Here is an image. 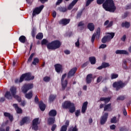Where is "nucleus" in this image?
Here are the masks:
<instances>
[{
    "mask_svg": "<svg viewBox=\"0 0 131 131\" xmlns=\"http://www.w3.org/2000/svg\"><path fill=\"white\" fill-rule=\"evenodd\" d=\"M102 6L105 11L111 13H114L116 10V6H115L113 0H106L103 4Z\"/></svg>",
    "mask_w": 131,
    "mask_h": 131,
    "instance_id": "obj_1",
    "label": "nucleus"
},
{
    "mask_svg": "<svg viewBox=\"0 0 131 131\" xmlns=\"http://www.w3.org/2000/svg\"><path fill=\"white\" fill-rule=\"evenodd\" d=\"M61 47V42L59 40H54L47 45L49 50H57Z\"/></svg>",
    "mask_w": 131,
    "mask_h": 131,
    "instance_id": "obj_2",
    "label": "nucleus"
},
{
    "mask_svg": "<svg viewBox=\"0 0 131 131\" xmlns=\"http://www.w3.org/2000/svg\"><path fill=\"white\" fill-rule=\"evenodd\" d=\"M63 106V108H66V109H69L70 113H74V112H75V106L70 101L64 102Z\"/></svg>",
    "mask_w": 131,
    "mask_h": 131,
    "instance_id": "obj_3",
    "label": "nucleus"
},
{
    "mask_svg": "<svg viewBox=\"0 0 131 131\" xmlns=\"http://www.w3.org/2000/svg\"><path fill=\"white\" fill-rule=\"evenodd\" d=\"M107 34L108 35H107L102 38L101 40L102 43H106L107 41H110V40H111L115 35V33H108Z\"/></svg>",
    "mask_w": 131,
    "mask_h": 131,
    "instance_id": "obj_4",
    "label": "nucleus"
},
{
    "mask_svg": "<svg viewBox=\"0 0 131 131\" xmlns=\"http://www.w3.org/2000/svg\"><path fill=\"white\" fill-rule=\"evenodd\" d=\"M10 91L12 95V97L16 99L18 102H21V97L16 95V94H17V88L15 86H12L10 88Z\"/></svg>",
    "mask_w": 131,
    "mask_h": 131,
    "instance_id": "obj_5",
    "label": "nucleus"
},
{
    "mask_svg": "<svg viewBox=\"0 0 131 131\" xmlns=\"http://www.w3.org/2000/svg\"><path fill=\"white\" fill-rule=\"evenodd\" d=\"M125 86V84L121 81L115 82L113 84V86L116 89V91H119L120 89H122V88H124Z\"/></svg>",
    "mask_w": 131,
    "mask_h": 131,
    "instance_id": "obj_6",
    "label": "nucleus"
},
{
    "mask_svg": "<svg viewBox=\"0 0 131 131\" xmlns=\"http://www.w3.org/2000/svg\"><path fill=\"white\" fill-rule=\"evenodd\" d=\"M24 78H25L26 80H32V79H34V76H32L31 73H28L24 74L20 76V81H23Z\"/></svg>",
    "mask_w": 131,
    "mask_h": 131,
    "instance_id": "obj_7",
    "label": "nucleus"
},
{
    "mask_svg": "<svg viewBox=\"0 0 131 131\" xmlns=\"http://www.w3.org/2000/svg\"><path fill=\"white\" fill-rule=\"evenodd\" d=\"M33 88V84L32 83H28V84H25L22 88L21 91L23 93H24V94H26L29 90H31V89Z\"/></svg>",
    "mask_w": 131,
    "mask_h": 131,
    "instance_id": "obj_8",
    "label": "nucleus"
},
{
    "mask_svg": "<svg viewBox=\"0 0 131 131\" xmlns=\"http://www.w3.org/2000/svg\"><path fill=\"white\" fill-rule=\"evenodd\" d=\"M67 76V74H64L62 77L61 79V85L62 88V90L64 91L65 89H66V86H67V84H68V81L67 80L65 79V78Z\"/></svg>",
    "mask_w": 131,
    "mask_h": 131,
    "instance_id": "obj_9",
    "label": "nucleus"
},
{
    "mask_svg": "<svg viewBox=\"0 0 131 131\" xmlns=\"http://www.w3.org/2000/svg\"><path fill=\"white\" fill-rule=\"evenodd\" d=\"M100 33H101V28H98L96 31V33H94L91 38V41L93 43H94L96 37V38L99 39V37H100Z\"/></svg>",
    "mask_w": 131,
    "mask_h": 131,
    "instance_id": "obj_10",
    "label": "nucleus"
},
{
    "mask_svg": "<svg viewBox=\"0 0 131 131\" xmlns=\"http://www.w3.org/2000/svg\"><path fill=\"white\" fill-rule=\"evenodd\" d=\"M43 7H44L43 5H41L39 7H37L35 8V10H33V13H32L33 17H34L35 15H38V14H39V13H40L42 10V9H43Z\"/></svg>",
    "mask_w": 131,
    "mask_h": 131,
    "instance_id": "obj_11",
    "label": "nucleus"
},
{
    "mask_svg": "<svg viewBox=\"0 0 131 131\" xmlns=\"http://www.w3.org/2000/svg\"><path fill=\"white\" fill-rule=\"evenodd\" d=\"M38 118L34 119L33 120L32 129L34 130H37V129H38Z\"/></svg>",
    "mask_w": 131,
    "mask_h": 131,
    "instance_id": "obj_12",
    "label": "nucleus"
},
{
    "mask_svg": "<svg viewBox=\"0 0 131 131\" xmlns=\"http://www.w3.org/2000/svg\"><path fill=\"white\" fill-rule=\"evenodd\" d=\"M108 113H106L103 114L102 116L101 117L100 119V123L101 124H105L106 123V121H107V119L108 118Z\"/></svg>",
    "mask_w": 131,
    "mask_h": 131,
    "instance_id": "obj_13",
    "label": "nucleus"
},
{
    "mask_svg": "<svg viewBox=\"0 0 131 131\" xmlns=\"http://www.w3.org/2000/svg\"><path fill=\"white\" fill-rule=\"evenodd\" d=\"M77 71V68H74L72 69H71L68 74V78H69V77H71V76H73L74 74H75V72H76Z\"/></svg>",
    "mask_w": 131,
    "mask_h": 131,
    "instance_id": "obj_14",
    "label": "nucleus"
},
{
    "mask_svg": "<svg viewBox=\"0 0 131 131\" xmlns=\"http://www.w3.org/2000/svg\"><path fill=\"white\" fill-rule=\"evenodd\" d=\"M13 107H14V108L15 109L16 113L18 114H21V113H22V112H23L22 109H21V108L19 107L17 104H16V103L13 104Z\"/></svg>",
    "mask_w": 131,
    "mask_h": 131,
    "instance_id": "obj_15",
    "label": "nucleus"
},
{
    "mask_svg": "<svg viewBox=\"0 0 131 131\" xmlns=\"http://www.w3.org/2000/svg\"><path fill=\"white\" fill-rule=\"evenodd\" d=\"M70 22V19L63 18L60 20L59 22V24L62 25H67Z\"/></svg>",
    "mask_w": 131,
    "mask_h": 131,
    "instance_id": "obj_16",
    "label": "nucleus"
},
{
    "mask_svg": "<svg viewBox=\"0 0 131 131\" xmlns=\"http://www.w3.org/2000/svg\"><path fill=\"white\" fill-rule=\"evenodd\" d=\"M116 54L119 55H129V53L126 50H118L116 51Z\"/></svg>",
    "mask_w": 131,
    "mask_h": 131,
    "instance_id": "obj_17",
    "label": "nucleus"
},
{
    "mask_svg": "<svg viewBox=\"0 0 131 131\" xmlns=\"http://www.w3.org/2000/svg\"><path fill=\"white\" fill-rule=\"evenodd\" d=\"M55 68L56 72L58 73H60V72H62V66L60 64H57L55 65Z\"/></svg>",
    "mask_w": 131,
    "mask_h": 131,
    "instance_id": "obj_18",
    "label": "nucleus"
},
{
    "mask_svg": "<svg viewBox=\"0 0 131 131\" xmlns=\"http://www.w3.org/2000/svg\"><path fill=\"white\" fill-rule=\"evenodd\" d=\"M88 101H86L83 103L82 109H81V112L83 114L85 113V111H86V108H88Z\"/></svg>",
    "mask_w": 131,
    "mask_h": 131,
    "instance_id": "obj_19",
    "label": "nucleus"
},
{
    "mask_svg": "<svg viewBox=\"0 0 131 131\" xmlns=\"http://www.w3.org/2000/svg\"><path fill=\"white\" fill-rule=\"evenodd\" d=\"M55 119L56 118L54 117H49L48 120V124L49 125H52V124H54V123H55Z\"/></svg>",
    "mask_w": 131,
    "mask_h": 131,
    "instance_id": "obj_20",
    "label": "nucleus"
},
{
    "mask_svg": "<svg viewBox=\"0 0 131 131\" xmlns=\"http://www.w3.org/2000/svg\"><path fill=\"white\" fill-rule=\"evenodd\" d=\"M112 25H113V21H110L109 20H107L104 23V26H106V28H110V27H111Z\"/></svg>",
    "mask_w": 131,
    "mask_h": 131,
    "instance_id": "obj_21",
    "label": "nucleus"
},
{
    "mask_svg": "<svg viewBox=\"0 0 131 131\" xmlns=\"http://www.w3.org/2000/svg\"><path fill=\"white\" fill-rule=\"evenodd\" d=\"M78 2V0H73L72 1V2L71 3V4H70L68 7V10H72L73 8V7H74V6H75V5L76 4V3H77Z\"/></svg>",
    "mask_w": 131,
    "mask_h": 131,
    "instance_id": "obj_22",
    "label": "nucleus"
},
{
    "mask_svg": "<svg viewBox=\"0 0 131 131\" xmlns=\"http://www.w3.org/2000/svg\"><path fill=\"white\" fill-rule=\"evenodd\" d=\"M30 119L28 117H25L23 118L20 121V125H24V124H25V123H27L28 121H29Z\"/></svg>",
    "mask_w": 131,
    "mask_h": 131,
    "instance_id": "obj_23",
    "label": "nucleus"
},
{
    "mask_svg": "<svg viewBox=\"0 0 131 131\" xmlns=\"http://www.w3.org/2000/svg\"><path fill=\"white\" fill-rule=\"evenodd\" d=\"M5 97L7 99H8V100H12V99H13V96H12V94H11V92L9 91L6 92Z\"/></svg>",
    "mask_w": 131,
    "mask_h": 131,
    "instance_id": "obj_24",
    "label": "nucleus"
},
{
    "mask_svg": "<svg viewBox=\"0 0 131 131\" xmlns=\"http://www.w3.org/2000/svg\"><path fill=\"white\" fill-rule=\"evenodd\" d=\"M49 115L51 116V117H55L57 115V111L55 110H52L49 112Z\"/></svg>",
    "mask_w": 131,
    "mask_h": 131,
    "instance_id": "obj_25",
    "label": "nucleus"
},
{
    "mask_svg": "<svg viewBox=\"0 0 131 131\" xmlns=\"http://www.w3.org/2000/svg\"><path fill=\"white\" fill-rule=\"evenodd\" d=\"M92 79H93V74H90L88 75L86 77L87 83H91L92 82Z\"/></svg>",
    "mask_w": 131,
    "mask_h": 131,
    "instance_id": "obj_26",
    "label": "nucleus"
},
{
    "mask_svg": "<svg viewBox=\"0 0 131 131\" xmlns=\"http://www.w3.org/2000/svg\"><path fill=\"white\" fill-rule=\"evenodd\" d=\"M39 107L41 111H45L46 110V104H43L42 101L39 102Z\"/></svg>",
    "mask_w": 131,
    "mask_h": 131,
    "instance_id": "obj_27",
    "label": "nucleus"
},
{
    "mask_svg": "<svg viewBox=\"0 0 131 131\" xmlns=\"http://www.w3.org/2000/svg\"><path fill=\"white\" fill-rule=\"evenodd\" d=\"M88 28L90 31H94L95 30V25L93 23H89L88 25Z\"/></svg>",
    "mask_w": 131,
    "mask_h": 131,
    "instance_id": "obj_28",
    "label": "nucleus"
},
{
    "mask_svg": "<svg viewBox=\"0 0 131 131\" xmlns=\"http://www.w3.org/2000/svg\"><path fill=\"white\" fill-rule=\"evenodd\" d=\"M58 11H59V12H61V13H65V12H67L68 11V9L66 7H59L57 9Z\"/></svg>",
    "mask_w": 131,
    "mask_h": 131,
    "instance_id": "obj_29",
    "label": "nucleus"
},
{
    "mask_svg": "<svg viewBox=\"0 0 131 131\" xmlns=\"http://www.w3.org/2000/svg\"><path fill=\"white\" fill-rule=\"evenodd\" d=\"M121 26L122 27H125V28H129L130 24L127 21H125L122 23Z\"/></svg>",
    "mask_w": 131,
    "mask_h": 131,
    "instance_id": "obj_30",
    "label": "nucleus"
},
{
    "mask_svg": "<svg viewBox=\"0 0 131 131\" xmlns=\"http://www.w3.org/2000/svg\"><path fill=\"white\" fill-rule=\"evenodd\" d=\"M19 40L22 43H25V42H26V40H27L26 37L22 35L20 37H19Z\"/></svg>",
    "mask_w": 131,
    "mask_h": 131,
    "instance_id": "obj_31",
    "label": "nucleus"
},
{
    "mask_svg": "<svg viewBox=\"0 0 131 131\" xmlns=\"http://www.w3.org/2000/svg\"><path fill=\"white\" fill-rule=\"evenodd\" d=\"M4 116H5L6 117H8L10 121H13V116H12L10 113H4Z\"/></svg>",
    "mask_w": 131,
    "mask_h": 131,
    "instance_id": "obj_32",
    "label": "nucleus"
},
{
    "mask_svg": "<svg viewBox=\"0 0 131 131\" xmlns=\"http://www.w3.org/2000/svg\"><path fill=\"white\" fill-rule=\"evenodd\" d=\"M100 100L104 101L105 104H107V103H109L110 101V98L101 97Z\"/></svg>",
    "mask_w": 131,
    "mask_h": 131,
    "instance_id": "obj_33",
    "label": "nucleus"
},
{
    "mask_svg": "<svg viewBox=\"0 0 131 131\" xmlns=\"http://www.w3.org/2000/svg\"><path fill=\"white\" fill-rule=\"evenodd\" d=\"M89 60L90 61L91 64H96V57H90L89 58Z\"/></svg>",
    "mask_w": 131,
    "mask_h": 131,
    "instance_id": "obj_34",
    "label": "nucleus"
},
{
    "mask_svg": "<svg viewBox=\"0 0 131 131\" xmlns=\"http://www.w3.org/2000/svg\"><path fill=\"white\" fill-rule=\"evenodd\" d=\"M27 99H31L32 98V91H30L29 93L25 94Z\"/></svg>",
    "mask_w": 131,
    "mask_h": 131,
    "instance_id": "obj_35",
    "label": "nucleus"
},
{
    "mask_svg": "<svg viewBox=\"0 0 131 131\" xmlns=\"http://www.w3.org/2000/svg\"><path fill=\"white\" fill-rule=\"evenodd\" d=\"M43 37V35H42V33H39L37 34V35L36 36V38L37 39H42V38Z\"/></svg>",
    "mask_w": 131,
    "mask_h": 131,
    "instance_id": "obj_36",
    "label": "nucleus"
},
{
    "mask_svg": "<svg viewBox=\"0 0 131 131\" xmlns=\"http://www.w3.org/2000/svg\"><path fill=\"white\" fill-rule=\"evenodd\" d=\"M111 109V104H108L104 106V111H109Z\"/></svg>",
    "mask_w": 131,
    "mask_h": 131,
    "instance_id": "obj_37",
    "label": "nucleus"
},
{
    "mask_svg": "<svg viewBox=\"0 0 131 131\" xmlns=\"http://www.w3.org/2000/svg\"><path fill=\"white\" fill-rule=\"evenodd\" d=\"M35 54L34 53H32L31 55L30 56L28 60V63H30L31 61H32V59H33V57H34V55Z\"/></svg>",
    "mask_w": 131,
    "mask_h": 131,
    "instance_id": "obj_38",
    "label": "nucleus"
},
{
    "mask_svg": "<svg viewBox=\"0 0 131 131\" xmlns=\"http://www.w3.org/2000/svg\"><path fill=\"white\" fill-rule=\"evenodd\" d=\"M38 62H39V59H38L37 58H34L32 64H33V65H36Z\"/></svg>",
    "mask_w": 131,
    "mask_h": 131,
    "instance_id": "obj_39",
    "label": "nucleus"
},
{
    "mask_svg": "<svg viewBox=\"0 0 131 131\" xmlns=\"http://www.w3.org/2000/svg\"><path fill=\"white\" fill-rule=\"evenodd\" d=\"M55 99H56V96L55 95H51L49 97L50 102H53Z\"/></svg>",
    "mask_w": 131,
    "mask_h": 131,
    "instance_id": "obj_40",
    "label": "nucleus"
},
{
    "mask_svg": "<svg viewBox=\"0 0 131 131\" xmlns=\"http://www.w3.org/2000/svg\"><path fill=\"white\" fill-rule=\"evenodd\" d=\"M111 79H115L118 77V75L117 74L113 73L111 75Z\"/></svg>",
    "mask_w": 131,
    "mask_h": 131,
    "instance_id": "obj_41",
    "label": "nucleus"
},
{
    "mask_svg": "<svg viewBox=\"0 0 131 131\" xmlns=\"http://www.w3.org/2000/svg\"><path fill=\"white\" fill-rule=\"evenodd\" d=\"M102 65L103 68H107V67H109V66H110V64H109V63H107V62H103L102 63Z\"/></svg>",
    "mask_w": 131,
    "mask_h": 131,
    "instance_id": "obj_42",
    "label": "nucleus"
},
{
    "mask_svg": "<svg viewBox=\"0 0 131 131\" xmlns=\"http://www.w3.org/2000/svg\"><path fill=\"white\" fill-rule=\"evenodd\" d=\"M124 99H125V96H119L117 98V100H120V101H123V100H124Z\"/></svg>",
    "mask_w": 131,
    "mask_h": 131,
    "instance_id": "obj_43",
    "label": "nucleus"
},
{
    "mask_svg": "<svg viewBox=\"0 0 131 131\" xmlns=\"http://www.w3.org/2000/svg\"><path fill=\"white\" fill-rule=\"evenodd\" d=\"M126 64H127V62H126V61H123V63L122 64V67L124 69H127V66L126 65Z\"/></svg>",
    "mask_w": 131,
    "mask_h": 131,
    "instance_id": "obj_44",
    "label": "nucleus"
},
{
    "mask_svg": "<svg viewBox=\"0 0 131 131\" xmlns=\"http://www.w3.org/2000/svg\"><path fill=\"white\" fill-rule=\"evenodd\" d=\"M78 129L76 127V126L75 127H71L69 128V131H78Z\"/></svg>",
    "mask_w": 131,
    "mask_h": 131,
    "instance_id": "obj_45",
    "label": "nucleus"
},
{
    "mask_svg": "<svg viewBox=\"0 0 131 131\" xmlns=\"http://www.w3.org/2000/svg\"><path fill=\"white\" fill-rule=\"evenodd\" d=\"M95 0H88L86 2V7H89V6H90V5H91V4Z\"/></svg>",
    "mask_w": 131,
    "mask_h": 131,
    "instance_id": "obj_46",
    "label": "nucleus"
},
{
    "mask_svg": "<svg viewBox=\"0 0 131 131\" xmlns=\"http://www.w3.org/2000/svg\"><path fill=\"white\" fill-rule=\"evenodd\" d=\"M112 123H116L117 120H116V117H114L111 120Z\"/></svg>",
    "mask_w": 131,
    "mask_h": 131,
    "instance_id": "obj_47",
    "label": "nucleus"
},
{
    "mask_svg": "<svg viewBox=\"0 0 131 131\" xmlns=\"http://www.w3.org/2000/svg\"><path fill=\"white\" fill-rule=\"evenodd\" d=\"M67 126L63 125L62 126L60 131H67Z\"/></svg>",
    "mask_w": 131,
    "mask_h": 131,
    "instance_id": "obj_48",
    "label": "nucleus"
},
{
    "mask_svg": "<svg viewBox=\"0 0 131 131\" xmlns=\"http://www.w3.org/2000/svg\"><path fill=\"white\" fill-rule=\"evenodd\" d=\"M43 80H44V81H46V82H49V81H50V80H51V78H50L49 77L46 76V77H44Z\"/></svg>",
    "mask_w": 131,
    "mask_h": 131,
    "instance_id": "obj_49",
    "label": "nucleus"
},
{
    "mask_svg": "<svg viewBox=\"0 0 131 131\" xmlns=\"http://www.w3.org/2000/svg\"><path fill=\"white\" fill-rule=\"evenodd\" d=\"M102 79H103L102 76H99L98 78H97V83L101 82V81H102Z\"/></svg>",
    "mask_w": 131,
    "mask_h": 131,
    "instance_id": "obj_50",
    "label": "nucleus"
},
{
    "mask_svg": "<svg viewBox=\"0 0 131 131\" xmlns=\"http://www.w3.org/2000/svg\"><path fill=\"white\" fill-rule=\"evenodd\" d=\"M35 34H36V30L35 29H33L32 31V37H35Z\"/></svg>",
    "mask_w": 131,
    "mask_h": 131,
    "instance_id": "obj_51",
    "label": "nucleus"
},
{
    "mask_svg": "<svg viewBox=\"0 0 131 131\" xmlns=\"http://www.w3.org/2000/svg\"><path fill=\"white\" fill-rule=\"evenodd\" d=\"M48 41L47 39H43L41 41V45H47V43H48Z\"/></svg>",
    "mask_w": 131,
    "mask_h": 131,
    "instance_id": "obj_52",
    "label": "nucleus"
},
{
    "mask_svg": "<svg viewBox=\"0 0 131 131\" xmlns=\"http://www.w3.org/2000/svg\"><path fill=\"white\" fill-rule=\"evenodd\" d=\"M105 2V0H97L98 5H102Z\"/></svg>",
    "mask_w": 131,
    "mask_h": 131,
    "instance_id": "obj_53",
    "label": "nucleus"
},
{
    "mask_svg": "<svg viewBox=\"0 0 131 131\" xmlns=\"http://www.w3.org/2000/svg\"><path fill=\"white\" fill-rule=\"evenodd\" d=\"M56 128H57V125H56V124H54L51 127V130L54 131Z\"/></svg>",
    "mask_w": 131,
    "mask_h": 131,
    "instance_id": "obj_54",
    "label": "nucleus"
},
{
    "mask_svg": "<svg viewBox=\"0 0 131 131\" xmlns=\"http://www.w3.org/2000/svg\"><path fill=\"white\" fill-rule=\"evenodd\" d=\"M23 81H21V77H20L19 79H16L15 80V83H18V82H22Z\"/></svg>",
    "mask_w": 131,
    "mask_h": 131,
    "instance_id": "obj_55",
    "label": "nucleus"
},
{
    "mask_svg": "<svg viewBox=\"0 0 131 131\" xmlns=\"http://www.w3.org/2000/svg\"><path fill=\"white\" fill-rule=\"evenodd\" d=\"M62 2H63V0H57V2L56 3V6H59Z\"/></svg>",
    "mask_w": 131,
    "mask_h": 131,
    "instance_id": "obj_56",
    "label": "nucleus"
},
{
    "mask_svg": "<svg viewBox=\"0 0 131 131\" xmlns=\"http://www.w3.org/2000/svg\"><path fill=\"white\" fill-rule=\"evenodd\" d=\"M106 47H107L106 45L102 44L99 47V49H105V48H106Z\"/></svg>",
    "mask_w": 131,
    "mask_h": 131,
    "instance_id": "obj_57",
    "label": "nucleus"
},
{
    "mask_svg": "<svg viewBox=\"0 0 131 131\" xmlns=\"http://www.w3.org/2000/svg\"><path fill=\"white\" fill-rule=\"evenodd\" d=\"M81 15H82V12H79L77 15V19L80 18V17H81Z\"/></svg>",
    "mask_w": 131,
    "mask_h": 131,
    "instance_id": "obj_58",
    "label": "nucleus"
},
{
    "mask_svg": "<svg viewBox=\"0 0 131 131\" xmlns=\"http://www.w3.org/2000/svg\"><path fill=\"white\" fill-rule=\"evenodd\" d=\"M79 114H80V111L79 110H77L76 112H75V115L77 117H78V116H79Z\"/></svg>",
    "mask_w": 131,
    "mask_h": 131,
    "instance_id": "obj_59",
    "label": "nucleus"
},
{
    "mask_svg": "<svg viewBox=\"0 0 131 131\" xmlns=\"http://www.w3.org/2000/svg\"><path fill=\"white\" fill-rule=\"evenodd\" d=\"M125 39H126V35H124L121 38V40H122V41H125Z\"/></svg>",
    "mask_w": 131,
    "mask_h": 131,
    "instance_id": "obj_60",
    "label": "nucleus"
},
{
    "mask_svg": "<svg viewBox=\"0 0 131 131\" xmlns=\"http://www.w3.org/2000/svg\"><path fill=\"white\" fill-rule=\"evenodd\" d=\"M88 64H89L88 62H85L82 65V68H84V67H86V66H88Z\"/></svg>",
    "mask_w": 131,
    "mask_h": 131,
    "instance_id": "obj_61",
    "label": "nucleus"
},
{
    "mask_svg": "<svg viewBox=\"0 0 131 131\" xmlns=\"http://www.w3.org/2000/svg\"><path fill=\"white\" fill-rule=\"evenodd\" d=\"M75 46L76 47H77V48L79 47V39H78L77 42L75 43Z\"/></svg>",
    "mask_w": 131,
    "mask_h": 131,
    "instance_id": "obj_62",
    "label": "nucleus"
},
{
    "mask_svg": "<svg viewBox=\"0 0 131 131\" xmlns=\"http://www.w3.org/2000/svg\"><path fill=\"white\" fill-rule=\"evenodd\" d=\"M35 102L36 103H38L39 102L38 97H37V96H36L35 97Z\"/></svg>",
    "mask_w": 131,
    "mask_h": 131,
    "instance_id": "obj_63",
    "label": "nucleus"
},
{
    "mask_svg": "<svg viewBox=\"0 0 131 131\" xmlns=\"http://www.w3.org/2000/svg\"><path fill=\"white\" fill-rule=\"evenodd\" d=\"M115 127H116V126H115V125H112L110 126V128L111 129H114L115 128Z\"/></svg>",
    "mask_w": 131,
    "mask_h": 131,
    "instance_id": "obj_64",
    "label": "nucleus"
}]
</instances>
